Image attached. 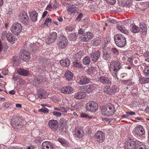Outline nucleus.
Instances as JSON below:
<instances>
[{"label":"nucleus","mask_w":149,"mask_h":149,"mask_svg":"<svg viewBox=\"0 0 149 149\" xmlns=\"http://www.w3.org/2000/svg\"><path fill=\"white\" fill-rule=\"evenodd\" d=\"M78 37V35L75 33H70L68 36V39L71 40H75Z\"/></svg>","instance_id":"e433bc0d"},{"label":"nucleus","mask_w":149,"mask_h":149,"mask_svg":"<svg viewBox=\"0 0 149 149\" xmlns=\"http://www.w3.org/2000/svg\"><path fill=\"white\" fill-rule=\"evenodd\" d=\"M126 113L127 114L130 115H133L135 114V113L132 111H130L129 112H126Z\"/></svg>","instance_id":"338daca9"},{"label":"nucleus","mask_w":149,"mask_h":149,"mask_svg":"<svg viewBox=\"0 0 149 149\" xmlns=\"http://www.w3.org/2000/svg\"><path fill=\"white\" fill-rule=\"evenodd\" d=\"M108 22L109 23H110V24L112 23V24H114L115 23H116V21L115 20L111 19V18H109L108 20Z\"/></svg>","instance_id":"5fc2aeb1"},{"label":"nucleus","mask_w":149,"mask_h":149,"mask_svg":"<svg viewBox=\"0 0 149 149\" xmlns=\"http://www.w3.org/2000/svg\"><path fill=\"white\" fill-rule=\"evenodd\" d=\"M83 62L84 64L86 65L89 64L91 62L90 57L88 56H86L85 57L83 60Z\"/></svg>","instance_id":"a19ab883"},{"label":"nucleus","mask_w":149,"mask_h":149,"mask_svg":"<svg viewBox=\"0 0 149 149\" xmlns=\"http://www.w3.org/2000/svg\"><path fill=\"white\" fill-rule=\"evenodd\" d=\"M116 26L118 29L121 32L125 34L127 33L128 32L127 30L126 29L125 27L123 26L117 25Z\"/></svg>","instance_id":"473e14b6"},{"label":"nucleus","mask_w":149,"mask_h":149,"mask_svg":"<svg viewBox=\"0 0 149 149\" xmlns=\"http://www.w3.org/2000/svg\"><path fill=\"white\" fill-rule=\"evenodd\" d=\"M73 66L76 68H81L83 67V65L80 61L77 60L73 62Z\"/></svg>","instance_id":"f704fd0d"},{"label":"nucleus","mask_w":149,"mask_h":149,"mask_svg":"<svg viewBox=\"0 0 149 149\" xmlns=\"http://www.w3.org/2000/svg\"><path fill=\"white\" fill-rule=\"evenodd\" d=\"M100 52L97 51L93 52L90 55V56L92 59V60L94 62H96L100 57Z\"/></svg>","instance_id":"dca6fc26"},{"label":"nucleus","mask_w":149,"mask_h":149,"mask_svg":"<svg viewBox=\"0 0 149 149\" xmlns=\"http://www.w3.org/2000/svg\"><path fill=\"white\" fill-rule=\"evenodd\" d=\"M86 96V94L85 92H80L75 93L74 95V98L78 99H81L84 98Z\"/></svg>","instance_id":"a878e982"},{"label":"nucleus","mask_w":149,"mask_h":149,"mask_svg":"<svg viewBox=\"0 0 149 149\" xmlns=\"http://www.w3.org/2000/svg\"><path fill=\"white\" fill-rule=\"evenodd\" d=\"M68 42V40L66 37L63 36L61 39L60 41L58 43V45L60 48H64L67 45Z\"/></svg>","instance_id":"f8f14e48"},{"label":"nucleus","mask_w":149,"mask_h":149,"mask_svg":"<svg viewBox=\"0 0 149 149\" xmlns=\"http://www.w3.org/2000/svg\"><path fill=\"white\" fill-rule=\"evenodd\" d=\"M140 31L143 32H146L147 31L146 26V25L143 23H141L139 25Z\"/></svg>","instance_id":"72a5a7b5"},{"label":"nucleus","mask_w":149,"mask_h":149,"mask_svg":"<svg viewBox=\"0 0 149 149\" xmlns=\"http://www.w3.org/2000/svg\"><path fill=\"white\" fill-rule=\"evenodd\" d=\"M143 73L145 77H149V66H146L143 70Z\"/></svg>","instance_id":"58836bf2"},{"label":"nucleus","mask_w":149,"mask_h":149,"mask_svg":"<svg viewBox=\"0 0 149 149\" xmlns=\"http://www.w3.org/2000/svg\"><path fill=\"white\" fill-rule=\"evenodd\" d=\"M10 105L11 104L8 102H4L3 104V107H5L6 109L8 108Z\"/></svg>","instance_id":"3c124183"},{"label":"nucleus","mask_w":149,"mask_h":149,"mask_svg":"<svg viewBox=\"0 0 149 149\" xmlns=\"http://www.w3.org/2000/svg\"><path fill=\"white\" fill-rule=\"evenodd\" d=\"M57 37V33L54 32H52L51 34L50 37L46 39L45 42L47 44H49L50 43L53 42L56 39Z\"/></svg>","instance_id":"4468645a"},{"label":"nucleus","mask_w":149,"mask_h":149,"mask_svg":"<svg viewBox=\"0 0 149 149\" xmlns=\"http://www.w3.org/2000/svg\"><path fill=\"white\" fill-rule=\"evenodd\" d=\"M37 45L38 43H36L35 44H32L29 42H27L25 44L24 47H26L29 50H30L31 51L32 53L34 54L37 50L38 48L37 47Z\"/></svg>","instance_id":"1a4fd4ad"},{"label":"nucleus","mask_w":149,"mask_h":149,"mask_svg":"<svg viewBox=\"0 0 149 149\" xmlns=\"http://www.w3.org/2000/svg\"><path fill=\"white\" fill-rule=\"evenodd\" d=\"M73 91V89L70 86H67L62 88L61 92L63 93L69 94Z\"/></svg>","instance_id":"4be33fe9"},{"label":"nucleus","mask_w":149,"mask_h":149,"mask_svg":"<svg viewBox=\"0 0 149 149\" xmlns=\"http://www.w3.org/2000/svg\"><path fill=\"white\" fill-rule=\"evenodd\" d=\"M80 89L81 90L86 91L88 93H89L93 91L94 89V87L93 85L89 84L81 86Z\"/></svg>","instance_id":"ddd939ff"},{"label":"nucleus","mask_w":149,"mask_h":149,"mask_svg":"<svg viewBox=\"0 0 149 149\" xmlns=\"http://www.w3.org/2000/svg\"><path fill=\"white\" fill-rule=\"evenodd\" d=\"M22 29L21 24L18 23H14L10 28V30L13 34L15 35H18Z\"/></svg>","instance_id":"423d86ee"},{"label":"nucleus","mask_w":149,"mask_h":149,"mask_svg":"<svg viewBox=\"0 0 149 149\" xmlns=\"http://www.w3.org/2000/svg\"><path fill=\"white\" fill-rule=\"evenodd\" d=\"M109 3L111 4H115L116 1V0H106Z\"/></svg>","instance_id":"4d7b16f0"},{"label":"nucleus","mask_w":149,"mask_h":149,"mask_svg":"<svg viewBox=\"0 0 149 149\" xmlns=\"http://www.w3.org/2000/svg\"><path fill=\"white\" fill-rule=\"evenodd\" d=\"M82 107V105L81 103L77 102L74 106V107L76 109L79 110Z\"/></svg>","instance_id":"c03bdc74"},{"label":"nucleus","mask_w":149,"mask_h":149,"mask_svg":"<svg viewBox=\"0 0 149 149\" xmlns=\"http://www.w3.org/2000/svg\"><path fill=\"white\" fill-rule=\"evenodd\" d=\"M59 142L63 145V146H68L69 143L68 142H67L66 140H58Z\"/></svg>","instance_id":"a18cd8bd"},{"label":"nucleus","mask_w":149,"mask_h":149,"mask_svg":"<svg viewBox=\"0 0 149 149\" xmlns=\"http://www.w3.org/2000/svg\"><path fill=\"white\" fill-rule=\"evenodd\" d=\"M43 149H54V145L48 141H46L43 142L42 143Z\"/></svg>","instance_id":"f3484780"},{"label":"nucleus","mask_w":149,"mask_h":149,"mask_svg":"<svg viewBox=\"0 0 149 149\" xmlns=\"http://www.w3.org/2000/svg\"><path fill=\"white\" fill-rule=\"evenodd\" d=\"M94 137L95 139L104 140L105 139V134L103 132L99 131L95 134Z\"/></svg>","instance_id":"5701e85b"},{"label":"nucleus","mask_w":149,"mask_h":149,"mask_svg":"<svg viewBox=\"0 0 149 149\" xmlns=\"http://www.w3.org/2000/svg\"><path fill=\"white\" fill-rule=\"evenodd\" d=\"M92 34L89 32H86L81 36V40L82 41L86 42L92 39L93 38Z\"/></svg>","instance_id":"9b49d317"},{"label":"nucleus","mask_w":149,"mask_h":149,"mask_svg":"<svg viewBox=\"0 0 149 149\" xmlns=\"http://www.w3.org/2000/svg\"><path fill=\"white\" fill-rule=\"evenodd\" d=\"M15 93V92L14 90H12L11 91H10L9 92V93L12 95H13Z\"/></svg>","instance_id":"774afa93"},{"label":"nucleus","mask_w":149,"mask_h":149,"mask_svg":"<svg viewBox=\"0 0 149 149\" xmlns=\"http://www.w3.org/2000/svg\"><path fill=\"white\" fill-rule=\"evenodd\" d=\"M60 63L61 65L65 67H67L70 64V61L68 59H66L65 60H61L60 61Z\"/></svg>","instance_id":"7c9ffc66"},{"label":"nucleus","mask_w":149,"mask_h":149,"mask_svg":"<svg viewBox=\"0 0 149 149\" xmlns=\"http://www.w3.org/2000/svg\"><path fill=\"white\" fill-rule=\"evenodd\" d=\"M38 13L36 11H32L30 14L31 19L33 22H35L37 20Z\"/></svg>","instance_id":"cd10ccee"},{"label":"nucleus","mask_w":149,"mask_h":149,"mask_svg":"<svg viewBox=\"0 0 149 149\" xmlns=\"http://www.w3.org/2000/svg\"><path fill=\"white\" fill-rule=\"evenodd\" d=\"M53 115L57 117H59L61 115V112L57 111H54L53 113Z\"/></svg>","instance_id":"8fccbe9b"},{"label":"nucleus","mask_w":149,"mask_h":149,"mask_svg":"<svg viewBox=\"0 0 149 149\" xmlns=\"http://www.w3.org/2000/svg\"><path fill=\"white\" fill-rule=\"evenodd\" d=\"M65 77L68 81H71L72 79L73 74L72 73L69 71L66 72L65 74Z\"/></svg>","instance_id":"c756f323"},{"label":"nucleus","mask_w":149,"mask_h":149,"mask_svg":"<svg viewBox=\"0 0 149 149\" xmlns=\"http://www.w3.org/2000/svg\"><path fill=\"white\" fill-rule=\"evenodd\" d=\"M88 72L89 74L92 73L93 72V68L92 67H89L88 69Z\"/></svg>","instance_id":"052dcab7"},{"label":"nucleus","mask_w":149,"mask_h":149,"mask_svg":"<svg viewBox=\"0 0 149 149\" xmlns=\"http://www.w3.org/2000/svg\"><path fill=\"white\" fill-rule=\"evenodd\" d=\"M122 68L120 63L117 60H114L110 63L109 68L113 77L117 78V74L118 71Z\"/></svg>","instance_id":"f257e3e1"},{"label":"nucleus","mask_w":149,"mask_h":149,"mask_svg":"<svg viewBox=\"0 0 149 149\" xmlns=\"http://www.w3.org/2000/svg\"><path fill=\"white\" fill-rule=\"evenodd\" d=\"M22 119L19 117L16 116H13L11 121V124L15 128L18 129L22 128L23 124L21 122Z\"/></svg>","instance_id":"20e7f679"},{"label":"nucleus","mask_w":149,"mask_h":149,"mask_svg":"<svg viewBox=\"0 0 149 149\" xmlns=\"http://www.w3.org/2000/svg\"><path fill=\"white\" fill-rule=\"evenodd\" d=\"M76 6L77 5L75 4L69 5L68 7H67V10L68 12L70 13L71 15H73L77 13V10L75 8Z\"/></svg>","instance_id":"a211bd4d"},{"label":"nucleus","mask_w":149,"mask_h":149,"mask_svg":"<svg viewBox=\"0 0 149 149\" xmlns=\"http://www.w3.org/2000/svg\"><path fill=\"white\" fill-rule=\"evenodd\" d=\"M116 90V89L115 87H110L109 86H107L104 88V91L105 92L109 94H111L113 93Z\"/></svg>","instance_id":"aec40b11"},{"label":"nucleus","mask_w":149,"mask_h":149,"mask_svg":"<svg viewBox=\"0 0 149 149\" xmlns=\"http://www.w3.org/2000/svg\"><path fill=\"white\" fill-rule=\"evenodd\" d=\"M86 108L87 111L94 112L97 110L98 105L96 102L91 101L86 104Z\"/></svg>","instance_id":"39448f33"},{"label":"nucleus","mask_w":149,"mask_h":149,"mask_svg":"<svg viewBox=\"0 0 149 149\" xmlns=\"http://www.w3.org/2000/svg\"><path fill=\"white\" fill-rule=\"evenodd\" d=\"M134 132L135 133L139 135H142L145 133V131L143 127L141 125H139L135 128Z\"/></svg>","instance_id":"2eb2a0df"},{"label":"nucleus","mask_w":149,"mask_h":149,"mask_svg":"<svg viewBox=\"0 0 149 149\" xmlns=\"http://www.w3.org/2000/svg\"><path fill=\"white\" fill-rule=\"evenodd\" d=\"M139 83L141 84H145L149 83V78L142 77L139 79Z\"/></svg>","instance_id":"4c0bfd02"},{"label":"nucleus","mask_w":149,"mask_h":149,"mask_svg":"<svg viewBox=\"0 0 149 149\" xmlns=\"http://www.w3.org/2000/svg\"><path fill=\"white\" fill-rule=\"evenodd\" d=\"M7 33V31H3L1 33V37H2V38H5V37H6V36Z\"/></svg>","instance_id":"680f3d73"},{"label":"nucleus","mask_w":149,"mask_h":149,"mask_svg":"<svg viewBox=\"0 0 149 149\" xmlns=\"http://www.w3.org/2000/svg\"><path fill=\"white\" fill-rule=\"evenodd\" d=\"M114 106L111 104H109L107 107H103L102 109V113L103 115L107 116L112 115L116 111Z\"/></svg>","instance_id":"f03ea898"},{"label":"nucleus","mask_w":149,"mask_h":149,"mask_svg":"<svg viewBox=\"0 0 149 149\" xmlns=\"http://www.w3.org/2000/svg\"><path fill=\"white\" fill-rule=\"evenodd\" d=\"M43 81V77L41 75H38L34 77V81L37 84H40Z\"/></svg>","instance_id":"2f4dec72"},{"label":"nucleus","mask_w":149,"mask_h":149,"mask_svg":"<svg viewBox=\"0 0 149 149\" xmlns=\"http://www.w3.org/2000/svg\"><path fill=\"white\" fill-rule=\"evenodd\" d=\"M131 5V3L129 1H127L125 2L124 5L127 6V7H129Z\"/></svg>","instance_id":"69168bd1"},{"label":"nucleus","mask_w":149,"mask_h":149,"mask_svg":"<svg viewBox=\"0 0 149 149\" xmlns=\"http://www.w3.org/2000/svg\"><path fill=\"white\" fill-rule=\"evenodd\" d=\"M130 30L134 33H136L140 31V29L138 26L134 25L131 27Z\"/></svg>","instance_id":"ea45409f"},{"label":"nucleus","mask_w":149,"mask_h":149,"mask_svg":"<svg viewBox=\"0 0 149 149\" xmlns=\"http://www.w3.org/2000/svg\"><path fill=\"white\" fill-rule=\"evenodd\" d=\"M76 130V133L74 135V137L79 139H80L82 137L84 134L83 130L81 129L79 127L77 128Z\"/></svg>","instance_id":"6ab92c4d"},{"label":"nucleus","mask_w":149,"mask_h":149,"mask_svg":"<svg viewBox=\"0 0 149 149\" xmlns=\"http://www.w3.org/2000/svg\"><path fill=\"white\" fill-rule=\"evenodd\" d=\"M82 16V15L81 14H79L77 17L76 20L78 22L80 21L81 19V17Z\"/></svg>","instance_id":"6e6d98bb"},{"label":"nucleus","mask_w":149,"mask_h":149,"mask_svg":"<svg viewBox=\"0 0 149 149\" xmlns=\"http://www.w3.org/2000/svg\"><path fill=\"white\" fill-rule=\"evenodd\" d=\"M17 72L19 75L27 76L29 74V72L23 69L20 68L17 70Z\"/></svg>","instance_id":"bb28decb"},{"label":"nucleus","mask_w":149,"mask_h":149,"mask_svg":"<svg viewBox=\"0 0 149 149\" xmlns=\"http://www.w3.org/2000/svg\"><path fill=\"white\" fill-rule=\"evenodd\" d=\"M144 56L149 59V52H146L144 54Z\"/></svg>","instance_id":"e2e57ef3"},{"label":"nucleus","mask_w":149,"mask_h":149,"mask_svg":"<svg viewBox=\"0 0 149 149\" xmlns=\"http://www.w3.org/2000/svg\"><path fill=\"white\" fill-rule=\"evenodd\" d=\"M90 81V79L85 76H83L79 77V83L82 85L86 84L88 83Z\"/></svg>","instance_id":"b1692460"},{"label":"nucleus","mask_w":149,"mask_h":149,"mask_svg":"<svg viewBox=\"0 0 149 149\" xmlns=\"http://www.w3.org/2000/svg\"><path fill=\"white\" fill-rule=\"evenodd\" d=\"M83 54L81 52H79L76 54L75 55V58L78 59H80L82 58L83 55Z\"/></svg>","instance_id":"37998d69"},{"label":"nucleus","mask_w":149,"mask_h":149,"mask_svg":"<svg viewBox=\"0 0 149 149\" xmlns=\"http://www.w3.org/2000/svg\"><path fill=\"white\" fill-rule=\"evenodd\" d=\"M100 81L103 84H110L111 83L110 79L104 76H102L99 78Z\"/></svg>","instance_id":"393cba45"},{"label":"nucleus","mask_w":149,"mask_h":149,"mask_svg":"<svg viewBox=\"0 0 149 149\" xmlns=\"http://www.w3.org/2000/svg\"><path fill=\"white\" fill-rule=\"evenodd\" d=\"M6 38L7 40L11 44H13L15 43V36L11 33L10 32L8 33L6 36Z\"/></svg>","instance_id":"412c9836"},{"label":"nucleus","mask_w":149,"mask_h":149,"mask_svg":"<svg viewBox=\"0 0 149 149\" xmlns=\"http://www.w3.org/2000/svg\"><path fill=\"white\" fill-rule=\"evenodd\" d=\"M49 127L53 131H56L58 127V122L56 120H52L48 123Z\"/></svg>","instance_id":"9d476101"},{"label":"nucleus","mask_w":149,"mask_h":149,"mask_svg":"<svg viewBox=\"0 0 149 149\" xmlns=\"http://www.w3.org/2000/svg\"><path fill=\"white\" fill-rule=\"evenodd\" d=\"M74 28V27L73 26H67L66 27V29L68 31H72Z\"/></svg>","instance_id":"bf43d9fd"},{"label":"nucleus","mask_w":149,"mask_h":149,"mask_svg":"<svg viewBox=\"0 0 149 149\" xmlns=\"http://www.w3.org/2000/svg\"><path fill=\"white\" fill-rule=\"evenodd\" d=\"M142 143H141V144H140L139 146V147L137 148H136V149H138V148H139V149H147L146 148V146L145 145H141Z\"/></svg>","instance_id":"864d4df0"},{"label":"nucleus","mask_w":149,"mask_h":149,"mask_svg":"<svg viewBox=\"0 0 149 149\" xmlns=\"http://www.w3.org/2000/svg\"><path fill=\"white\" fill-rule=\"evenodd\" d=\"M111 52L112 53L116 56H118L119 53L118 50L115 48H111Z\"/></svg>","instance_id":"79ce46f5"},{"label":"nucleus","mask_w":149,"mask_h":149,"mask_svg":"<svg viewBox=\"0 0 149 149\" xmlns=\"http://www.w3.org/2000/svg\"><path fill=\"white\" fill-rule=\"evenodd\" d=\"M19 17L21 22L26 24L29 23V19L26 12L24 11H22L19 13Z\"/></svg>","instance_id":"0eeeda50"},{"label":"nucleus","mask_w":149,"mask_h":149,"mask_svg":"<svg viewBox=\"0 0 149 149\" xmlns=\"http://www.w3.org/2000/svg\"><path fill=\"white\" fill-rule=\"evenodd\" d=\"M84 29H80L79 30L78 33L79 34H82L84 33Z\"/></svg>","instance_id":"0e129e2a"},{"label":"nucleus","mask_w":149,"mask_h":149,"mask_svg":"<svg viewBox=\"0 0 149 149\" xmlns=\"http://www.w3.org/2000/svg\"><path fill=\"white\" fill-rule=\"evenodd\" d=\"M7 49V45L5 44H2L0 41V53H4Z\"/></svg>","instance_id":"c9c22d12"},{"label":"nucleus","mask_w":149,"mask_h":149,"mask_svg":"<svg viewBox=\"0 0 149 149\" xmlns=\"http://www.w3.org/2000/svg\"><path fill=\"white\" fill-rule=\"evenodd\" d=\"M61 112L66 113L69 110L68 109H66L64 107H61Z\"/></svg>","instance_id":"13d9d810"},{"label":"nucleus","mask_w":149,"mask_h":149,"mask_svg":"<svg viewBox=\"0 0 149 149\" xmlns=\"http://www.w3.org/2000/svg\"><path fill=\"white\" fill-rule=\"evenodd\" d=\"M80 117L88 119H91L92 118L91 116H89L88 114L83 113H82L81 114Z\"/></svg>","instance_id":"49530a36"},{"label":"nucleus","mask_w":149,"mask_h":149,"mask_svg":"<svg viewBox=\"0 0 149 149\" xmlns=\"http://www.w3.org/2000/svg\"><path fill=\"white\" fill-rule=\"evenodd\" d=\"M110 41V37L108 36L105 38L104 39V43L105 44H107Z\"/></svg>","instance_id":"09e8293b"},{"label":"nucleus","mask_w":149,"mask_h":149,"mask_svg":"<svg viewBox=\"0 0 149 149\" xmlns=\"http://www.w3.org/2000/svg\"><path fill=\"white\" fill-rule=\"evenodd\" d=\"M52 21V19L50 18H47L44 22V24L47 25L48 24Z\"/></svg>","instance_id":"603ef678"},{"label":"nucleus","mask_w":149,"mask_h":149,"mask_svg":"<svg viewBox=\"0 0 149 149\" xmlns=\"http://www.w3.org/2000/svg\"><path fill=\"white\" fill-rule=\"evenodd\" d=\"M115 42L118 47H124L126 44V40L124 36L121 34H118L115 37Z\"/></svg>","instance_id":"7ed1b4c3"},{"label":"nucleus","mask_w":149,"mask_h":149,"mask_svg":"<svg viewBox=\"0 0 149 149\" xmlns=\"http://www.w3.org/2000/svg\"><path fill=\"white\" fill-rule=\"evenodd\" d=\"M29 52L25 50H21L20 52L19 57L24 61H26L30 59Z\"/></svg>","instance_id":"6e6552de"},{"label":"nucleus","mask_w":149,"mask_h":149,"mask_svg":"<svg viewBox=\"0 0 149 149\" xmlns=\"http://www.w3.org/2000/svg\"><path fill=\"white\" fill-rule=\"evenodd\" d=\"M38 111L44 113H48L49 112L48 109L45 107H43L42 109H39Z\"/></svg>","instance_id":"de8ad7c7"},{"label":"nucleus","mask_w":149,"mask_h":149,"mask_svg":"<svg viewBox=\"0 0 149 149\" xmlns=\"http://www.w3.org/2000/svg\"><path fill=\"white\" fill-rule=\"evenodd\" d=\"M38 96L40 99L45 98L46 97L45 92L42 90L38 89L37 91Z\"/></svg>","instance_id":"c85d7f7f"}]
</instances>
